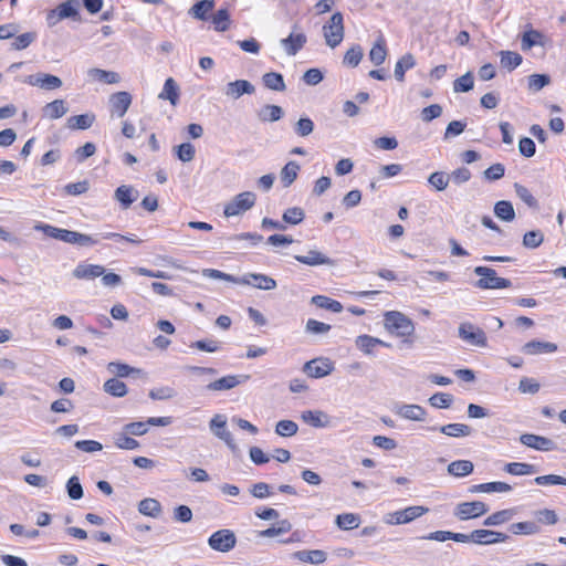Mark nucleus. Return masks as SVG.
Listing matches in <instances>:
<instances>
[{
  "instance_id": "obj_1",
  "label": "nucleus",
  "mask_w": 566,
  "mask_h": 566,
  "mask_svg": "<svg viewBox=\"0 0 566 566\" xmlns=\"http://www.w3.org/2000/svg\"><path fill=\"white\" fill-rule=\"evenodd\" d=\"M385 328L398 337H409L415 333L413 322L403 313L389 311L384 314Z\"/></svg>"
},
{
  "instance_id": "obj_2",
  "label": "nucleus",
  "mask_w": 566,
  "mask_h": 566,
  "mask_svg": "<svg viewBox=\"0 0 566 566\" xmlns=\"http://www.w3.org/2000/svg\"><path fill=\"white\" fill-rule=\"evenodd\" d=\"M474 273L480 276L475 282V286L481 290L507 289L512 286L509 279L500 277L496 271L489 266H476Z\"/></svg>"
},
{
  "instance_id": "obj_3",
  "label": "nucleus",
  "mask_w": 566,
  "mask_h": 566,
  "mask_svg": "<svg viewBox=\"0 0 566 566\" xmlns=\"http://www.w3.org/2000/svg\"><path fill=\"white\" fill-rule=\"evenodd\" d=\"M323 33L329 48L334 49L340 44L344 39V17L340 12L332 14L329 21L323 27Z\"/></svg>"
},
{
  "instance_id": "obj_4",
  "label": "nucleus",
  "mask_w": 566,
  "mask_h": 566,
  "mask_svg": "<svg viewBox=\"0 0 566 566\" xmlns=\"http://www.w3.org/2000/svg\"><path fill=\"white\" fill-rule=\"evenodd\" d=\"M429 509L421 505L408 506L403 510L390 512L384 515V522L388 525L407 524L428 513Z\"/></svg>"
},
{
  "instance_id": "obj_5",
  "label": "nucleus",
  "mask_w": 566,
  "mask_h": 566,
  "mask_svg": "<svg viewBox=\"0 0 566 566\" xmlns=\"http://www.w3.org/2000/svg\"><path fill=\"white\" fill-rule=\"evenodd\" d=\"M458 336L471 346L486 347L488 338L482 328L470 323L463 322L459 325Z\"/></svg>"
},
{
  "instance_id": "obj_6",
  "label": "nucleus",
  "mask_w": 566,
  "mask_h": 566,
  "mask_svg": "<svg viewBox=\"0 0 566 566\" xmlns=\"http://www.w3.org/2000/svg\"><path fill=\"white\" fill-rule=\"evenodd\" d=\"M256 196L252 191H244L237 195L231 202L226 205L223 213L226 217L239 216L255 205Z\"/></svg>"
},
{
  "instance_id": "obj_7",
  "label": "nucleus",
  "mask_w": 566,
  "mask_h": 566,
  "mask_svg": "<svg viewBox=\"0 0 566 566\" xmlns=\"http://www.w3.org/2000/svg\"><path fill=\"white\" fill-rule=\"evenodd\" d=\"M237 544V537L233 531L229 528H222L212 533L208 538V545L211 549L228 553L234 548Z\"/></svg>"
},
{
  "instance_id": "obj_8",
  "label": "nucleus",
  "mask_w": 566,
  "mask_h": 566,
  "mask_svg": "<svg viewBox=\"0 0 566 566\" xmlns=\"http://www.w3.org/2000/svg\"><path fill=\"white\" fill-rule=\"evenodd\" d=\"M489 512V506L482 501L462 502L459 503L453 512V515L460 521H468L478 518Z\"/></svg>"
},
{
  "instance_id": "obj_9",
  "label": "nucleus",
  "mask_w": 566,
  "mask_h": 566,
  "mask_svg": "<svg viewBox=\"0 0 566 566\" xmlns=\"http://www.w3.org/2000/svg\"><path fill=\"white\" fill-rule=\"evenodd\" d=\"M211 432L226 442L232 452L238 451L232 433L227 429V419L223 415H216L209 422Z\"/></svg>"
},
{
  "instance_id": "obj_10",
  "label": "nucleus",
  "mask_w": 566,
  "mask_h": 566,
  "mask_svg": "<svg viewBox=\"0 0 566 566\" xmlns=\"http://www.w3.org/2000/svg\"><path fill=\"white\" fill-rule=\"evenodd\" d=\"M334 370V364L328 358H314L306 361L303 366V371L312 378H323Z\"/></svg>"
},
{
  "instance_id": "obj_11",
  "label": "nucleus",
  "mask_w": 566,
  "mask_h": 566,
  "mask_svg": "<svg viewBox=\"0 0 566 566\" xmlns=\"http://www.w3.org/2000/svg\"><path fill=\"white\" fill-rule=\"evenodd\" d=\"M418 539H428V541H437V542H447V541H454L458 543H473L474 544V531H472L470 534H463V533H454L451 531H434L427 535H423L419 537Z\"/></svg>"
},
{
  "instance_id": "obj_12",
  "label": "nucleus",
  "mask_w": 566,
  "mask_h": 566,
  "mask_svg": "<svg viewBox=\"0 0 566 566\" xmlns=\"http://www.w3.org/2000/svg\"><path fill=\"white\" fill-rule=\"evenodd\" d=\"M395 415L411 421H424L427 411L419 405L397 402L392 407Z\"/></svg>"
},
{
  "instance_id": "obj_13",
  "label": "nucleus",
  "mask_w": 566,
  "mask_h": 566,
  "mask_svg": "<svg viewBox=\"0 0 566 566\" xmlns=\"http://www.w3.org/2000/svg\"><path fill=\"white\" fill-rule=\"evenodd\" d=\"M249 375H227L206 386L208 391H227L235 388L249 379Z\"/></svg>"
},
{
  "instance_id": "obj_14",
  "label": "nucleus",
  "mask_w": 566,
  "mask_h": 566,
  "mask_svg": "<svg viewBox=\"0 0 566 566\" xmlns=\"http://www.w3.org/2000/svg\"><path fill=\"white\" fill-rule=\"evenodd\" d=\"M25 83L46 91L57 90L63 84L59 76L41 72L28 76Z\"/></svg>"
},
{
  "instance_id": "obj_15",
  "label": "nucleus",
  "mask_w": 566,
  "mask_h": 566,
  "mask_svg": "<svg viewBox=\"0 0 566 566\" xmlns=\"http://www.w3.org/2000/svg\"><path fill=\"white\" fill-rule=\"evenodd\" d=\"M132 104V95L128 92H117L111 95L109 106L111 115L118 118L123 117Z\"/></svg>"
},
{
  "instance_id": "obj_16",
  "label": "nucleus",
  "mask_w": 566,
  "mask_h": 566,
  "mask_svg": "<svg viewBox=\"0 0 566 566\" xmlns=\"http://www.w3.org/2000/svg\"><path fill=\"white\" fill-rule=\"evenodd\" d=\"M34 230L43 232L46 237L66 242L74 243L75 231L57 228L48 223H38Z\"/></svg>"
},
{
  "instance_id": "obj_17",
  "label": "nucleus",
  "mask_w": 566,
  "mask_h": 566,
  "mask_svg": "<svg viewBox=\"0 0 566 566\" xmlns=\"http://www.w3.org/2000/svg\"><path fill=\"white\" fill-rule=\"evenodd\" d=\"M520 441L522 444L539 451H552L555 449V442L553 440L534 433L522 434Z\"/></svg>"
},
{
  "instance_id": "obj_18",
  "label": "nucleus",
  "mask_w": 566,
  "mask_h": 566,
  "mask_svg": "<svg viewBox=\"0 0 566 566\" xmlns=\"http://www.w3.org/2000/svg\"><path fill=\"white\" fill-rule=\"evenodd\" d=\"M240 280L248 281V283H241L242 285H251L263 291H271L277 286L276 281L273 277L261 273H247L241 276Z\"/></svg>"
},
{
  "instance_id": "obj_19",
  "label": "nucleus",
  "mask_w": 566,
  "mask_h": 566,
  "mask_svg": "<svg viewBox=\"0 0 566 566\" xmlns=\"http://www.w3.org/2000/svg\"><path fill=\"white\" fill-rule=\"evenodd\" d=\"M254 92V85L247 80H235L233 82H229L224 88V94L233 99H238L244 94L251 95Z\"/></svg>"
},
{
  "instance_id": "obj_20",
  "label": "nucleus",
  "mask_w": 566,
  "mask_h": 566,
  "mask_svg": "<svg viewBox=\"0 0 566 566\" xmlns=\"http://www.w3.org/2000/svg\"><path fill=\"white\" fill-rule=\"evenodd\" d=\"M474 544L478 545H492L503 543L509 539V535L505 533L491 531V530H474Z\"/></svg>"
},
{
  "instance_id": "obj_21",
  "label": "nucleus",
  "mask_w": 566,
  "mask_h": 566,
  "mask_svg": "<svg viewBox=\"0 0 566 566\" xmlns=\"http://www.w3.org/2000/svg\"><path fill=\"white\" fill-rule=\"evenodd\" d=\"M105 269L99 264L78 263L73 270V276L78 280H94L104 274Z\"/></svg>"
},
{
  "instance_id": "obj_22",
  "label": "nucleus",
  "mask_w": 566,
  "mask_h": 566,
  "mask_svg": "<svg viewBox=\"0 0 566 566\" xmlns=\"http://www.w3.org/2000/svg\"><path fill=\"white\" fill-rule=\"evenodd\" d=\"M557 350V345L551 342L533 339L523 345L522 352L525 355L552 354Z\"/></svg>"
},
{
  "instance_id": "obj_23",
  "label": "nucleus",
  "mask_w": 566,
  "mask_h": 566,
  "mask_svg": "<svg viewBox=\"0 0 566 566\" xmlns=\"http://www.w3.org/2000/svg\"><path fill=\"white\" fill-rule=\"evenodd\" d=\"M294 259L297 262L310 266L335 265V260L326 256L325 254L317 250H311L306 255H295Z\"/></svg>"
},
{
  "instance_id": "obj_24",
  "label": "nucleus",
  "mask_w": 566,
  "mask_h": 566,
  "mask_svg": "<svg viewBox=\"0 0 566 566\" xmlns=\"http://www.w3.org/2000/svg\"><path fill=\"white\" fill-rule=\"evenodd\" d=\"M301 419L314 428H326L331 424L328 415L322 410H305L301 413Z\"/></svg>"
},
{
  "instance_id": "obj_25",
  "label": "nucleus",
  "mask_w": 566,
  "mask_h": 566,
  "mask_svg": "<svg viewBox=\"0 0 566 566\" xmlns=\"http://www.w3.org/2000/svg\"><path fill=\"white\" fill-rule=\"evenodd\" d=\"M294 559H297L303 563L312 564V565H322L327 559L326 552L322 549H312V551H297L292 554Z\"/></svg>"
},
{
  "instance_id": "obj_26",
  "label": "nucleus",
  "mask_w": 566,
  "mask_h": 566,
  "mask_svg": "<svg viewBox=\"0 0 566 566\" xmlns=\"http://www.w3.org/2000/svg\"><path fill=\"white\" fill-rule=\"evenodd\" d=\"M306 41L307 38L304 33H291L287 38L281 40V45L287 55L293 56L303 49Z\"/></svg>"
},
{
  "instance_id": "obj_27",
  "label": "nucleus",
  "mask_w": 566,
  "mask_h": 566,
  "mask_svg": "<svg viewBox=\"0 0 566 566\" xmlns=\"http://www.w3.org/2000/svg\"><path fill=\"white\" fill-rule=\"evenodd\" d=\"M429 430H438L441 433L452 438L468 437L472 433V428L464 423H448L440 427L434 426L430 427Z\"/></svg>"
},
{
  "instance_id": "obj_28",
  "label": "nucleus",
  "mask_w": 566,
  "mask_h": 566,
  "mask_svg": "<svg viewBox=\"0 0 566 566\" xmlns=\"http://www.w3.org/2000/svg\"><path fill=\"white\" fill-rule=\"evenodd\" d=\"M114 198L120 203L122 208L128 209L138 198V191L132 186L122 185L114 193Z\"/></svg>"
},
{
  "instance_id": "obj_29",
  "label": "nucleus",
  "mask_w": 566,
  "mask_h": 566,
  "mask_svg": "<svg viewBox=\"0 0 566 566\" xmlns=\"http://www.w3.org/2000/svg\"><path fill=\"white\" fill-rule=\"evenodd\" d=\"M512 490V486L505 482L495 481V482H488V483H481V484H474L470 486L469 492L470 493H505L510 492Z\"/></svg>"
},
{
  "instance_id": "obj_30",
  "label": "nucleus",
  "mask_w": 566,
  "mask_h": 566,
  "mask_svg": "<svg viewBox=\"0 0 566 566\" xmlns=\"http://www.w3.org/2000/svg\"><path fill=\"white\" fill-rule=\"evenodd\" d=\"M69 112V107L64 99H54L45 104L42 108L43 117L49 119H57Z\"/></svg>"
},
{
  "instance_id": "obj_31",
  "label": "nucleus",
  "mask_w": 566,
  "mask_h": 566,
  "mask_svg": "<svg viewBox=\"0 0 566 566\" xmlns=\"http://www.w3.org/2000/svg\"><path fill=\"white\" fill-rule=\"evenodd\" d=\"M474 470V464L470 460H455L448 464L447 471L455 478L470 475Z\"/></svg>"
},
{
  "instance_id": "obj_32",
  "label": "nucleus",
  "mask_w": 566,
  "mask_h": 566,
  "mask_svg": "<svg viewBox=\"0 0 566 566\" xmlns=\"http://www.w3.org/2000/svg\"><path fill=\"white\" fill-rule=\"evenodd\" d=\"M283 115L284 112L281 106L271 104L262 106L256 113L259 120L263 123L277 122L283 117Z\"/></svg>"
},
{
  "instance_id": "obj_33",
  "label": "nucleus",
  "mask_w": 566,
  "mask_h": 566,
  "mask_svg": "<svg viewBox=\"0 0 566 566\" xmlns=\"http://www.w3.org/2000/svg\"><path fill=\"white\" fill-rule=\"evenodd\" d=\"M158 98L167 99L172 106H176L179 102V86L172 77H168L165 81L163 91L159 93Z\"/></svg>"
},
{
  "instance_id": "obj_34",
  "label": "nucleus",
  "mask_w": 566,
  "mask_h": 566,
  "mask_svg": "<svg viewBox=\"0 0 566 566\" xmlns=\"http://www.w3.org/2000/svg\"><path fill=\"white\" fill-rule=\"evenodd\" d=\"M138 512L145 516L156 518L161 514L163 507L158 500L146 497L138 503Z\"/></svg>"
},
{
  "instance_id": "obj_35",
  "label": "nucleus",
  "mask_w": 566,
  "mask_h": 566,
  "mask_svg": "<svg viewBox=\"0 0 566 566\" xmlns=\"http://www.w3.org/2000/svg\"><path fill=\"white\" fill-rule=\"evenodd\" d=\"M59 10V17L64 19H72L75 21H81V17L78 14L80 1L78 0H66L56 7Z\"/></svg>"
},
{
  "instance_id": "obj_36",
  "label": "nucleus",
  "mask_w": 566,
  "mask_h": 566,
  "mask_svg": "<svg viewBox=\"0 0 566 566\" xmlns=\"http://www.w3.org/2000/svg\"><path fill=\"white\" fill-rule=\"evenodd\" d=\"M536 45H544V35L542 32L537 31V30H534V29H530L527 31H525L523 34H522V39H521V48L523 51H528L531 50L533 46H536Z\"/></svg>"
},
{
  "instance_id": "obj_37",
  "label": "nucleus",
  "mask_w": 566,
  "mask_h": 566,
  "mask_svg": "<svg viewBox=\"0 0 566 566\" xmlns=\"http://www.w3.org/2000/svg\"><path fill=\"white\" fill-rule=\"evenodd\" d=\"M386 56V41L382 35H379V38L377 39V41L374 43L373 48L369 51V60L374 65L378 66L385 62Z\"/></svg>"
},
{
  "instance_id": "obj_38",
  "label": "nucleus",
  "mask_w": 566,
  "mask_h": 566,
  "mask_svg": "<svg viewBox=\"0 0 566 566\" xmlns=\"http://www.w3.org/2000/svg\"><path fill=\"white\" fill-rule=\"evenodd\" d=\"M95 122V115L92 113L71 116L67 118L66 126L72 130L88 129Z\"/></svg>"
},
{
  "instance_id": "obj_39",
  "label": "nucleus",
  "mask_w": 566,
  "mask_h": 566,
  "mask_svg": "<svg viewBox=\"0 0 566 566\" xmlns=\"http://www.w3.org/2000/svg\"><path fill=\"white\" fill-rule=\"evenodd\" d=\"M416 65V59L411 53L402 55L395 65V77L397 81L402 82L405 80V73L411 70Z\"/></svg>"
},
{
  "instance_id": "obj_40",
  "label": "nucleus",
  "mask_w": 566,
  "mask_h": 566,
  "mask_svg": "<svg viewBox=\"0 0 566 566\" xmlns=\"http://www.w3.org/2000/svg\"><path fill=\"white\" fill-rule=\"evenodd\" d=\"M300 168H301L300 165L296 161L292 160V161H289L281 169L280 179H281L283 187H285V188L290 187L295 181V179L297 178Z\"/></svg>"
},
{
  "instance_id": "obj_41",
  "label": "nucleus",
  "mask_w": 566,
  "mask_h": 566,
  "mask_svg": "<svg viewBox=\"0 0 566 566\" xmlns=\"http://www.w3.org/2000/svg\"><path fill=\"white\" fill-rule=\"evenodd\" d=\"M494 214L505 222H511L515 219L514 207L507 200H500L494 205Z\"/></svg>"
},
{
  "instance_id": "obj_42",
  "label": "nucleus",
  "mask_w": 566,
  "mask_h": 566,
  "mask_svg": "<svg viewBox=\"0 0 566 566\" xmlns=\"http://www.w3.org/2000/svg\"><path fill=\"white\" fill-rule=\"evenodd\" d=\"M262 82L265 87L272 91L283 92L286 88L283 75L277 72H268L263 74Z\"/></svg>"
},
{
  "instance_id": "obj_43",
  "label": "nucleus",
  "mask_w": 566,
  "mask_h": 566,
  "mask_svg": "<svg viewBox=\"0 0 566 566\" xmlns=\"http://www.w3.org/2000/svg\"><path fill=\"white\" fill-rule=\"evenodd\" d=\"M311 302L317 307L331 311L333 313H340L343 311V305L340 302L325 295H315L312 297Z\"/></svg>"
},
{
  "instance_id": "obj_44",
  "label": "nucleus",
  "mask_w": 566,
  "mask_h": 566,
  "mask_svg": "<svg viewBox=\"0 0 566 566\" xmlns=\"http://www.w3.org/2000/svg\"><path fill=\"white\" fill-rule=\"evenodd\" d=\"M103 389L106 394L117 398H122L127 394L125 382L115 377L106 380L103 385Z\"/></svg>"
},
{
  "instance_id": "obj_45",
  "label": "nucleus",
  "mask_w": 566,
  "mask_h": 566,
  "mask_svg": "<svg viewBox=\"0 0 566 566\" xmlns=\"http://www.w3.org/2000/svg\"><path fill=\"white\" fill-rule=\"evenodd\" d=\"M504 470L512 475H531L537 472V467L525 462H511Z\"/></svg>"
},
{
  "instance_id": "obj_46",
  "label": "nucleus",
  "mask_w": 566,
  "mask_h": 566,
  "mask_svg": "<svg viewBox=\"0 0 566 566\" xmlns=\"http://www.w3.org/2000/svg\"><path fill=\"white\" fill-rule=\"evenodd\" d=\"M510 531L516 535H534L541 532V527L536 522H517L510 525Z\"/></svg>"
},
{
  "instance_id": "obj_47",
  "label": "nucleus",
  "mask_w": 566,
  "mask_h": 566,
  "mask_svg": "<svg viewBox=\"0 0 566 566\" xmlns=\"http://www.w3.org/2000/svg\"><path fill=\"white\" fill-rule=\"evenodd\" d=\"M87 74L92 78L98 80L107 84H116L120 80L119 75L116 72L106 71L97 67L90 69L87 71Z\"/></svg>"
},
{
  "instance_id": "obj_48",
  "label": "nucleus",
  "mask_w": 566,
  "mask_h": 566,
  "mask_svg": "<svg viewBox=\"0 0 566 566\" xmlns=\"http://www.w3.org/2000/svg\"><path fill=\"white\" fill-rule=\"evenodd\" d=\"M214 8L213 0H200L190 9V13L198 20L206 21L208 13Z\"/></svg>"
},
{
  "instance_id": "obj_49",
  "label": "nucleus",
  "mask_w": 566,
  "mask_h": 566,
  "mask_svg": "<svg viewBox=\"0 0 566 566\" xmlns=\"http://www.w3.org/2000/svg\"><path fill=\"white\" fill-rule=\"evenodd\" d=\"M500 56L501 65L509 71L515 70L523 61L522 55L513 51H501Z\"/></svg>"
},
{
  "instance_id": "obj_50",
  "label": "nucleus",
  "mask_w": 566,
  "mask_h": 566,
  "mask_svg": "<svg viewBox=\"0 0 566 566\" xmlns=\"http://www.w3.org/2000/svg\"><path fill=\"white\" fill-rule=\"evenodd\" d=\"M336 525L340 530H353L359 526L360 517L354 513H343L336 516Z\"/></svg>"
},
{
  "instance_id": "obj_51",
  "label": "nucleus",
  "mask_w": 566,
  "mask_h": 566,
  "mask_svg": "<svg viewBox=\"0 0 566 566\" xmlns=\"http://www.w3.org/2000/svg\"><path fill=\"white\" fill-rule=\"evenodd\" d=\"M513 510H502L489 515L484 521V526H497L509 522L513 517Z\"/></svg>"
},
{
  "instance_id": "obj_52",
  "label": "nucleus",
  "mask_w": 566,
  "mask_h": 566,
  "mask_svg": "<svg viewBox=\"0 0 566 566\" xmlns=\"http://www.w3.org/2000/svg\"><path fill=\"white\" fill-rule=\"evenodd\" d=\"M202 275L208 279L223 280L227 282L235 283V284L248 283L247 280H240V277H238V276L224 273V272H222L220 270H216V269H205V270H202Z\"/></svg>"
},
{
  "instance_id": "obj_53",
  "label": "nucleus",
  "mask_w": 566,
  "mask_h": 566,
  "mask_svg": "<svg viewBox=\"0 0 566 566\" xmlns=\"http://www.w3.org/2000/svg\"><path fill=\"white\" fill-rule=\"evenodd\" d=\"M377 343H381V339L369 336V335H359L355 344L357 348H359L366 355H373V349L377 346Z\"/></svg>"
},
{
  "instance_id": "obj_54",
  "label": "nucleus",
  "mask_w": 566,
  "mask_h": 566,
  "mask_svg": "<svg viewBox=\"0 0 566 566\" xmlns=\"http://www.w3.org/2000/svg\"><path fill=\"white\" fill-rule=\"evenodd\" d=\"M107 370L116 377H128L130 374L139 373V369L130 367L127 364L119 361H111L107 365Z\"/></svg>"
},
{
  "instance_id": "obj_55",
  "label": "nucleus",
  "mask_w": 566,
  "mask_h": 566,
  "mask_svg": "<svg viewBox=\"0 0 566 566\" xmlns=\"http://www.w3.org/2000/svg\"><path fill=\"white\" fill-rule=\"evenodd\" d=\"M304 218H305V212L300 207L289 208L283 212V216H282V219L285 223L293 224V226L300 224L304 220Z\"/></svg>"
},
{
  "instance_id": "obj_56",
  "label": "nucleus",
  "mask_w": 566,
  "mask_h": 566,
  "mask_svg": "<svg viewBox=\"0 0 566 566\" xmlns=\"http://www.w3.org/2000/svg\"><path fill=\"white\" fill-rule=\"evenodd\" d=\"M212 23L219 32L228 30L230 25L229 11L227 9H219L212 17Z\"/></svg>"
},
{
  "instance_id": "obj_57",
  "label": "nucleus",
  "mask_w": 566,
  "mask_h": 566,
  "mask_svg": "<svg viewBox=\"0 0 566 566\" xmlns=\"http://www.w3.org/2000/svg\"><path fill=\"white\" fill-rule=\"evenodd\" d=\"M297 430V423L292 420H280L275 426V433L281 437H293Z\"/></svg>"
},
{
  "instance_id": "obj_58",
  "label": "nucleus",
  "mask_w": 566,
  "mask_h": 566,
  "mask_svg": "<svg viewBox=\"0 0 566 566\" xmlns=\"http://www.w3.org/2000/svg\"><path fill=\"white\" fill-rule=\"evenodd\" d=\"M176 156L182 163H189L195 158L196 149L195 146L190 143H182L175 147Z\"/></svg>"
},
{
  "instance_id": "obj_59",
  "label": "nucleus",
  "mask_w": 566,
  "mask_h": 566,
  "mask_svg": "<svg viewBox=\"0 0 566 566\" xmlns=\"http://www.w3.org/2000/svg\"><path fill=\"white\" fill-rule=\"evenodd\" d=\"M363 55H364V52H363V49L360 45H354L352 46L345 54L344 56V64L350 66V67H356L361 59H363Z\"/></svg>"
},
{
  "instance_id": "obj_60",
  "label": "nucleus",
  "mask_w": 566,
  "mask_h": 566,
  "mask_svg": "<svg viewBox=\"0 0 566 566\" xmlns=\"http://www.w3.org/2000/svg\"><path fill=\"white\" fill-rule=\"evenodd\" d=\"M449 181V175L443 171L432 172L428 178V182L438 191L444 190L448 187Z\"/></svg>"
},
{
  "instance_id": "obj_61",
  "label": "nucleus",
  "mask_w": 566,
  "mask_h": 566,
  "mask_svg": "<svg viewBox=\"0 0 566 566\" xmlns=\"http://www.w3.org/2000/svg\"><path fill=\"white\" fill-rule=\"evenodd\" d=\"M544 241V234L539 230H532L524 234L523 245L527 249H536Z\"/></svg>"
},
{
  "instance_id": "obj_62",
  "label": "nucleus",
  "mask_w": 566,
  "mask_h": 566,
  "mask_svg": "<svg viewBox=\"0 0 566 566\" xmlns=\"http://www.w3.org/2000/svg\"><path fill=\"white\" fill-rule=\"evenodd\" d=\"M474 86V80L471 72H467L464 75L458 77L453 82V91L454 92H469Z\"/></svg>"
},
{
  "instance_id": "obj_63",
  "label": "nucleus",
  "mask_w": 566,
  "mask_h": 566,
  "mask_svg": "<svg viewBox=\"0 0 566 566\" xmlns=\"http://www.w3.org/2000/svg\"><path fill=\"white\" fill-rule=\"evenodd\" d=\"M514 189L516 196L530 208H536L537 207V200L534 198V196L531 193V191L521 184H514Z\"/></svg>"
},
{
  "instance_id": "obj_64",
  "label": "nucleus",
  "mask_w": 566,
  "mask_h": 566,
  "mask_svg": "<svg viewBox=\"0 0 566 566\" xmlns=\"http://www.w3.org/2000/svg\"><path fill=\"white\" fill-rule=\"evenodd\" d=\"M66 492L72 500H80L83 497V488L77 476L73 475L67 480Z\"/></svg>"
}]
</instances>
